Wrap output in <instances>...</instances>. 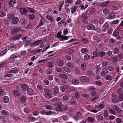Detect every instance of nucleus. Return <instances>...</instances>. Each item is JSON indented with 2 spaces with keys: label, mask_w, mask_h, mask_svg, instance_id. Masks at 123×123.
<instances>
[{
  "label": "nucleus",
  "mask_w": 123,
  "mask_h": 123,
  "mask_svg": "<svg viewBox=\"0 0 123 123\" xmlns=\"http://www.w3.org/2000/svg\"><path fill=\"white\" fill-rule=\"evenodd\" d=\"M80 80L81 81L84 82H87L89 80V78L86 76H82L79 78Z\"/></svg>",
  "instance_id": "nucleus-1"
},
{
  "label": "nucleus",
  "mask_w": 123,
  "mask_h": 123,
  "mask_svg": "<svg viewBox=\"0 0 123 123\" xmlns=\"http://www.w3.org/2000/svg\"><path fill=\"white\" fill-rule=\"evenodd\" d=\"M21 29V28L20 27L15 28L12 30L11 33L12 35H13L16 33L17 32L20 30Z\"/></svg>",
  "instance_id": "nucleus-2"
},
{
  "label": "nucleus",
  "mask_w": 123,
  "mask_h": 123,
  "mask_svg": "<svg viewBox=\"0 0 123 123\" xmlns=\"http://www.w3.org/2000/svg\"><path fill=\"white\" fill-rule=\"evenodd\" d=\"M19 21L20 23L24 26H25L27 23V20L24 18L20 19Z\"/></svg>",
  "instance_id": "nucleus-3"
},
{
  "label": "nucleus",
  "mask_w": 123,
  "mask_h": 123,
  "mask_svg": "<svg viewBox=\"0 0 123 123\" xmlns=\"http://www.w3.org/2000/svg\"><path fill=\"white\" fill-rule=\"evenodd\" d=\"M19 55L17 53H14L9 58V60H11L17 58L18 56Z\"/></svg>",
  "instance_id": "nucleus-4"
},
{
  "label": "nucleus",
  "mask_w": 123,
  "mask_h": 123,
  "mask_svg": "<svg viewBox=\"0 0 123 123\" xmlns=\"http://www.w3.org/2000/svg\"><path fill=\"white\" fill-rule=\"evenodd\" d=\"M20 11L21 13L23 15H25L27 14L28 12L27 10L23 8H20Z\"/></svg>",
  "instance_id": "nucleus-5"
},
{
  "label": "nucleus",
  "mask_w": 123,
  "mask_h": 123,
  "mask_svg": "<svg viewBox=\"0 0 123 123\" xmlns=\"http://www.w3.org/2000/svg\"><path fill=\"white\" fill-rule=\"evenodd\" d=\"M19 19L17 17H15L12 20V23L13 24H16L18 22Z\"/></svg>",
  "instance_id": "nucleus-6"
},
{
  "label": "nucleus",
  "mask_w": 123,
  "mask_h": 123,
  "mask_svg": "<svg viewBox=\"0 0 123 123\" xmlns=\"http://www.w3.org/2000/svg\"><path fill=\"white\" fill-rule=\"evenodd\" d=\"M21 88L24 91L27 90L28 88V86L26 84H23L22 85Z\"/></svg>",
  "instance_id": "nucleus-7"
},
{
  "label": "nucleus",
  "mask_w": 123,
  "mask_h": 123,
  "mask_svg": "<svg viewBox=\"0 0 123 123\" xmlns=\"http://www.w3.org/2000/svg\"><path fill=\"white\" fill-rule=\"evenodd\" d=\"M116 17V15L114 13H111L109 14L107 18L109 19H112Z\"/></svg>",
  "instance_id": "nucleus-8"
},
{
  "label": "nucleus",
  "mask_w": 123,
  "mask_h": 123,
  "mask_svg": "<svg viewBox=\"0 0 123 123\" xmlns=\"http://www.w3.org/2000/svg\"><path fill=\"white\" fill-rule=\"evenodd\" d=\"M93 56L92 57V58H94L95 57H98L100 55V53L97 51H94L93 52Z\"/></svg>",
  "instance_id": "nucleus-9"
},
{
  "label": "nucleus",
  "mask_w": 123,
  "mask_h": 123,
  "mask_svg": "<svg viewBox=\"0 0 123 123\" xmlns=\"http://www.w3.org/2000/svg\"><path fill=\"white\" fill-rule=\"evenodd\" d=\"M80 66L82 70L84 71L86 70V65L85 63L84 62L82 63Z\"/></svg>",
  "instance_id": "nucleus-10"
},
{
  "label": "nucleus",
  "mask_w": 123,
  "mask_h": 123,
  "mask_svg": "<svg viewBox=\"0 0 123 123\" xmlns=\"http://www.w3.org/2000/svg\"><path fill=\"white\" fill-rule=\"evenodd\" d=\"M70 36H65L63 35L60 37L61 40V41H64L67 40L69 38Z\"/></svg>",
  "instance_id": "nucleus-11"
},
{
  "label": "nucleus",
  "mask_w": 123,
  "mask_h": 123,
  "mask_svg": "<svg viewBox=\"0 0 123 123\" xmlns=\"http://www.w3.org/2000/svg\"><path fill=\"white\" fill-rule=\"evenodd\" d=\"M27 90V93L29 95H31L33 94V91L31 89L28 88Z\"/></svg>",
  "instance_id": "nucleus-12"
},
{
  "label": "nucleus",
  "mask_w": 123,
  "mask_h": 123,
  "mask_svg": "<svg viewBox=\"0 0 123 123\" xmlns=\"http://www.w3.org/2000/svg\"><path fill=\"white\" fill-rule=\"evenodd\" d=\"M95 26L93 25H88L87 26V28L89 30H92L94 29Z\"/></svg>",
  "instance_id": "nucleus-13"
},
{
  "label": "nucleus",
  "mask_w": 123,
  "mask_h": 123,
  "mask_svg": "<svg viewBox=\"0 0 123 123\" xmlns=\"http://www.w3.org/2000/svg\"><path fill=\"white\" fill-rule=\"evenodd\" d=\"M16 3V2L15 1L12 0H11L9 1L8 4L9 6L11 7H12L14 6V4Z\"/></svg>",
  "instance_id": "nucleus-14"
},
{
  "label": "nucleus",
  "mask_w": 123,
  "mask_h": 123,
  "mask_svg": "<svg viewBox=\"0 0 123 123\" xmlns=\"http://www.w3.org/2000/svg\"><path fill=\"white\" fill-rule=\"evenodd\" d=\"M3 101L4 103H7L9 101V98L7 96H5L3 98Z\"/></svg>",
  "instance_id": "nucleus-15"
},
{
  "label": "nucleus",
  "mask_w": 123,
  "mask_h": 123,
  "mask_svg": "<svg viewBox=\"0 0 123 123\" xmlns=\"http://www.w3.org/2000/svg\"><path fill=\"white\" fill-rule=\"evenodd\" d=\"M109 27V24L108 23L105 24L103 26L104 29L103 30V31H105L108 29Z\"/></svg>",
  "instance_id": "nucleus-16"
},
{
  "label": "nucleus",
  "mask_w": 123,
  "mask_h": 123,
  "mask_svg": "<svg viewBox=\"0 0 123 123\" xmlns=\"http://www.w3.org/2000/svg\"><path fill=\"white\" fill-rule=\"evenodd\" d=\"M59 75L61 78L65 80H66L68 78V76L66 75L63 74H61Z\"/></svg>",
  "instance_id": "nucleus-17"
},
{
  "label": "nucleus",
  "mask_w": 123,
  "mask_h": 123,
  "mask_svg": "<svg viewBox=\"0 0 123 123\" xmlns=\"http://www.w3.org/2000/svg\"><path fill=\"white\" fill-rule=\"evenodd\" d=\"M64 3V1H61L60 2L59 6V11H61L62 8L63 6Z\"/></svg>",
  "instance_id": "nucleus-18"
},
{
  "label": "nucleus",
  "mask_w": 123,
  "mask_h": 123,
  "mask_svg": "<svg viewBox=\"0 0 123 123\" xmlns=\"http://www.w3.org/2000/svg\"><path fill=\"white\" fill-rule=\"evenodd\" d=\"M1 113L4 116H7L9 115V112L7 111L3 110L1 111Z\"/></svg>",
  "instance_id": "nucleus-19"
},
{
  "label": "nucleus",
  "mask_w": 123,
  "mask_h": 123,
  "mask_svg": "<svg viewBox=\"0 0 123 123\" xmlns=\"http://www.w3.org/2000/svg\"><path fill=\"white\" fill-rule=\"evenodd\" d=\"M63 69L66 72L69 73L71 71L70 68H69L67 67L64 66L63 67Z\"/></svg>",
  "instance_id": "nucleus-20"
},
{
  "label": "nucleus",
  "mask_w": 123,
  "mask_h": 123,
  "mask_svg": "<svg viewBox=\"0 0 123 123\" xmlns=\"http://www.w3.org/2000/svg\"><path fill=\"white\" fill-rule=\"evenodd\" d=\"M45 97L47 98H51L52 96V95L50 93H45L44 95Z\"/></svg>",
  "instance_id": "nucleus-21"
},
{
  "label": "nucleus",
  "mask_w": 123,
  "mask_h": 123,
  "mask_svg": "<svg viewBox=\"0 0 123 123\" xmlns=\"http://www.w3.org/2000/svg\"><path fill=\"white\" fill-rule=\"evenodd\" d=\"M71 82L72 84L75 85H77L80 83L78 80L75 79L73 80Z\"/></svg>",
  "instance_id": "nucleus-22"
},
{
  "label": "nucleus",
  "mask_w": 123,
  "mask_h": 123,
  "mask_svg": "<svg viewBox=\"0 0 123 123\" xmlns=\"http://www.w3.org/2000/svg\"><path fill=\"white\" fill-rule=\"evenodd\" d=\"M54 93L55 94H57L59 92V88L57 86L55 87L53 90Z\"/></svg>",
  "instance_id": "nucleus-23"
},
{
  "label": "nucleus",
  "mask_w": 123,
  "mask_h": 123,
  "mask_svg": "<svg viewBox=\"0 0 123 123\" xmlns=\"http://www.w3.org/2000/svg\"><path fill=\"white\" fill-rule=\"evenodd\" d=\"M77 8L78 7L76 6H74L71 9V13L73 14L75 12Z\"/></svg>",
  "instance_id": "nucleus-24"
},
{
  "label": "nucleus",
  "mask_w": 123,
  "mask_h": 123,
  "mask_svg": "<svg viewBox=\"0 0 123 123\" xmlns=\"http://www.w3.org/2000/svg\"><path fill=\"white\" fill-rule=\"evenodd\" d=\"M26 100V98L25 96H22L20 97V100L22 102L24 103L25 102Z\"/></svg>",
  "instance_id": "nucleus-25"
},
{
  "label": "nucleus",
  "mask_w": 123,
  "mask_h": 123,
  "mask_svg": "<svg viewBox=\"0 0 123 123\" xmlns=\"http://www.w3.org/2000/svg\"><path fill=\"white\" fill-rule=\"evenodd\" d=\"M116 112L117 113L119 114V116H122L121 113H122L123 112V111L122 109H120V108H119V109H118L116 111Z\"/></svg>",
  "instance_id": "nucleus-26"
},
{
  "label": "nucleus",
  "mask_w": 123,
  "mask_h": 123,
  "mask_svg": "<svg viewBox=\"0 0 123 123\" xmlns=\"http://www.w3.org/2000/svg\"><path fill=\"white\" fill-rule=\"evenodd\" d=\"M110 3L109 1H107L106 2H104L101 4L100 6L103 7L107 6Z\"/></svg>",
  "instance_id": "nucleus-27"
},
{
  "label": "nucleus",
  "mask_w": 123,
  "mask_h": 123,
  "mask_svg": "<svg viewBox=\"0 0 123 123\" xmlns=\"http://www.w3.org/2000/svg\"><path fill=\"white\" fill-rule=\"evenodd\" d=\"M96 118L98 120H102L103 119V117L100 115H97L96 116Z\"/></svg>",
  "instance_id": "nucleus-28"
},
{
  "label": "nucleus",
  "mask_w": 123,
  "mask_h": 123,
  "mask_svg": "<svg viewBox=\"0 0 123 123\" xmlns=\"http://www.w3.org/2000/svg\"><path fill=\"white\" fill-rule=\"evenodd\" d=\"M67 66L70 68H72L74 67L73 64L71 62H68L67 63Z\"/></svg>",
  "instance_id": "nucleus-29"
},
{
  "label": "nucleus",
  "mask_w": 123,
  "mask_h": 123,
  "mask_svg": "<svg viewBox=\"0 0 123 123\" xmlns=\"http://www.w3.org/2000/svg\"><path fill=\"white\" fill-rule=\"evenodd\" d=\"M81 18L82 20L86 19L88 18V16L86 14H83L81 16Z\"/></svg>",
  "instance_id": "nucleus-30"
},
{
  "label": "nucleus",
  "mask_w": 123,
  "mask_h": 123,
  "mask_svg": "<svg viewBox=\"0 0 123 123\" xmlns=\"http://www.w3.org/2000/svg\"><path fill=\"white\" fill-rule=\"evenodd\" d=\"M14 94L18 97L19 96L20 94L19 92L17 90H14L13 91Z\"/></svg>",
  "instance_id": "nucleus-31"
},
{
  "label": "nucleus",
  "mask_w": 123,
  "mask_h": 123,
  "mask_svg": "<svg viewBox=\"0 0 123 123\" xmlns=\"http://www.w3.org/2000/svg\"><path fill=\"white\" fill-rule=\"evenodd\" d=\"M15 17V14H11L9 15V19L12 20Z\"/></svg>",
  "instance_id": "nucleus-32"
},
{
  "label": "nucleus",
  "mask_w": 123,
  "mask_h": 123,
  "mask_svg": "<svg viewBox=\"0 0 123 123\" xmlns=\"http://www.w3.org/2000/svg\"><path fill=\"white\" fill-rule=\"evenodd\" d=\"M19 69H15L11 70L9 72V73H15L18 72V71Z\"/></svg>",
  "instance_id": "nucleus-33"
},
{
  "label": "nucleus",
  "mask_w": 123,
  "mask_h": 123,
  "mask_svg": "<svg viewBox=\"0 0 123 123\" xmlns=\"http://www.w3.org/2000/svg\"><path fill=\"white\" fill-rule=\"evenodd\" d=\"M105 78L108 80H111L112 79V77L110 75H108L105 76Z\"/></svg>",
  "instance_id": "nucleus-34"
},
{
  "label": "nucleus",
  "mask_w": 123,
  "mask_h": 123,
  "mask_svg": "<svg viewBox=\"0 0 123 123\" xmlns=\"http://www.w3.org/2000/svg\"><path fill=\"white\" fill-rule=\"evenodd\" d=\"M119 51V49L118 48L116 47L114 48L113 52L115 54H116L118 53Z\"/></svg>",
  "instance_id": "nucleus-35"
},
{
  "label": "nucleus",
  "mask_w": 123,
  "mask_h": 123,
  "mask_svg": "<svg viewBox=\"0 0 123 123\" xmlns=\"http://www.w3.org/2000/svg\"><path fill=\"white\" fill-rule=\"evenodd\" d=\"M48 66L50 68H52L54 66V64L51 61L49 62L48 63Z\"/></svg>",
  "instance_id": "nucleus-36"
},
{
  "label": "nucleus",
  "mask_w": 123,
  "mask_h": 123,
  "mask_svg": "<svg viewBox=\"0 0 123 123\" xmlns=\"http://www.w3.org/2000/svg\"><path fill=\"white\" fill-rule=\"evenodd\" d=\"M6 13L4 11L1 10L0 11V16L1 17H3L6 15Z\"/></svg>",
  "instance_id": "nucleus-37"
},
{
  "label": "nucleus",
  "mask_w": 123,
  "mask_h": 123,
  "mask_svg": "<svg viewBox=\"0 0 123 123\" xmlns=\"http://www.w3.org/2000/svg\"><path fill=\"white\" fill-rule=\"evenodd\" d=\"M109 42L110 43L113 44L115 43V40L113 38H111L109 39Z\"/></svg>",
  "instance_id": "nucleus-38"
},
{
  "label": "nucleus",
  "mask_w": 123,
  "mask_h": 123,
  "mask_svg": "<svg viewBox=\"0 0 123 123\" xmlns=\"http://www.w3.org/2000/svg\"><path fill=\"white\" fill-rule=\"evenodd\" d=\"M55 105L57 107H61L62 106V104L61 102H59L55 104Z\"/></svg>",
  "instance_id": "nucleus-39"
},
{
  "label": "nucleus",
  "mask_w": 123,
  "mask_h": 123,
  "mask_svg": "<svg viewBox=\"0 0 123 123\" xmlns=\"http://www.w3.org/2000/svg\"><path fill=\"white\" fill-rule=\"evenodd\" d=\"M90 58V55L88 54L85 55L84 57V59L85 60H88Z\"/></svg>",
  "instance_id": "nucleus-40"
},
{
  "label": "nucleus",
  "mask_w": 123,
  "mask_h": 123,
  "mask_svg": "<svg viewBox=\"0 0 123 123\" xmlns=\"http://www.w3.org/2000/svg\"><path fill=\"white\" fill-rule=\"evenodd\" d=\"M46 18L51 21L53 22L54 21V18L49 15H47L46 16Z\"/></svg>",
  "instance_id": "nucleus-41"
},
{
  "label": "nucleus",
  "mask_w": 123,
  "mask_h": 123,
  "mask_svg": "<svg viewBox=\"0 0 123 123\" xmlns=\"http://www.w3.org/2000/svg\"><path fill=\"white\" fill-rule=\"evenodd\" d=\"M103 12L104 14H107L109 12V10L107 8H105L103 10Z\"/></svg>",
  "instance_id": "nucleus-42"
},
{
  "label": "nucleus",
  "mask_w": 123,
  "mask_h": 123,
  "mask_svg": "<svg viewBox=\"0 0 123 123\" xmlns=\"http://www.w3.org/2000/svg\"><path fill=\"white\" fill-rule=\"evenodd\" d=\"M82 53H86L88 51V49L87 48H84L82 49L81 50Z\"/></svg>",
  "instance_id": "nucleus-43"
},
{
  "label": "nucleus",
  "mask_w": 123,
  "mask_h": 123,
  "mask_svg": "<svg viewBox=\"0 0 123 123\" xmlns=\"http://www.w3.org/2000/svg\"><path fill=\"white\" fill-rule=\"evenodd\" d=\"M87 119L88 121L91 123H93L94 121L93 118L91 117H88Z\"/></svg>",
  "instance_id": "nucleus-44"
},
{
  "label": "nucleus",
  "mask_w": 123,
  "mask_h": 123,
  "mask_svg": "<svg viewBox=\"0 0 123 123\" xmlns=\"http://www.w3.org/2000/svg\"><path fill=\"white\" fill-rule=\"evenodd\" d=\"M109 111L111 114L113 115H115L116 112L113 109L109 108Z\"/></svg>",
  "instance_id": "nucleus-45"
},
{
  "label": "nucleus",
  "mask_w": 123,
  "mask_h": 123,
  "mask_svg": "<svg viewBox=\"0 0 123 123\" xmlns=\"http://www.w3.org/2000/svg\"><path fill=\"white\" fill-rule=\"evenodd\" d=\"M43 89L46 93H50L51 92L50 90L49 89L43 88Z\"/></svg>",
  "instance_id": "nucleus-46"
},
{
  "label": "nucleus",
  "mask_w": 123,
  "mask_h": 123,
  "mask_svg": "<svg viewBox=\"0 0 123 123\" xmlns=\"http://www.w3.org/2000/svg\"><path fill=\"white\" fill-rule=\"evenodd\" d=\"M29 17L30 19L33 20L35 18V15L33 14H31L29 15Z\"/></svg>",
  "instance_id": "nucleus-47"
},
{
  "label": "nucleus",
  "mask_w": 123,
  "mask_h": 123,
  "mask_svg": "<svg viewBox=\"0 0 123 123\" xmlns=\"http://www.w3.org/2000/svg\"><path fill=\"white\" fill-rule=\"evenodd\" d=\"M119 32L118 31H114L113 34L115 37H116L118 35Z\"/></svg>",
  "instance_id": "nucleus-48"
},
{
  "label": "nucleus",
  "mask_w": 123,
  "mask_h": 123,
  "mask_svg": "<svg viewBox=\"0 0 123 123\" xmlns=\"http://www.w3.org/2000/svg\"><path fill=\"white\" fill-rule=\"evenodd\" d=\"M7 65L6 63L5 62H3L0 63V67L3 66H5Z\"/></svg>",
  "instance_id": "nucleus-49"
},
{
  "label": "nucleus",
  "mask_w": 123,
  "mask_h": 123,
  "mask_svg": "<svg viewBox=\"0 0 123 123\" xmlns=\"http://www.w3.org/2000/svg\"><path fill=\"white\" fill-rule=\"evenodd\" d=\"M104 19L102 18H100L99 20V23L100 24H102L104 22Z\"/></svg>",
  "instance_id": "nucleus-50"
},
{
  "label": "nucleus",
  "mask_w": 123,
  "mask_h": 123,
  "mask_svg": "<svg viewBox=\"0 0 123 123\" xmlns=\"http://www.w3.org/2000/svg\"><path fill=\"white\" fill-rule=\"evenodd\" d=\"M75 98L77 99L79 98L80 97L79 94L78 92H75Z\"/></svg>",
  "instance_id": "nucleus-51"
},
{
  "label": "nucleus",
  "mask_w": 123,
  "mask_h": 123,
  "mask_svg": "<svg viewBox=\"0 0 123 123\" xmlns=\"http://www.w3.org/2000/svg\"><path fill=\"white\" fill-rule=\"evenodd\" d=\"M56 111H64L63 109L60 107L56 108Z\"/></svg>",
  "instance_id": "nucleus-52"
},
{
  "label": "nucleus",
  "mask_w": 123,
  "mask_h": 123,
  "mask_svg": "<svg viewBox=\"0 0 123 123\" xmlns=\"http://www.w3.org/2000/svg\"><path fill=\"white\" fill-rule=\"evenodd\" d=\"M62 119L64 120H67L68 119V117L66 115H64L62 116Z\"/></svg>",
  "instance_id": "nucleus-53"
},
{
  "label": "nucleus",
  "mask_w": 123,
  "mask_h": 123,
  "mask_svg": "<svg viewBox=\"0 0 123 123\" xmlns=\"http://www.w3.org/2000/svg\"><path fill=\"white\" fill-rule=\"evenodd\" d=\"M119 107L117 105H113L112 107V108L114 110L116 111L118 109Z\"/></svg>",
  "instance_id": "nucleus-54"
},
{
  "label": "nucleus",
  "mask_w": 123,
  "mask_h": 123,
  "mask_svg": "<svg viewBox=\"0 0 123 123\" xmlns=\"http://www.w3.org/2000/svg\"><path fill=\"white\" fill-rule=\"evenodd\" d=\"M77 115L78 117L80 118H82L83 117L82 114H81L80 112H78L77 113Z\"/></svg>",
  "instance_id": "nucleus-55"
},
{
  "label": "nucleus",
  "mask_w": 123,
  "mask_h": 123,
  "mask_svg": "<svg viewBox=\"0 0 123 123\" xmlns=\"http://www.w3.org/2000/svg\"><path fill=\"white\" fill-rule=\"evenodd\" d=\"M117 92L119 95L123 94V91L120 88L118 90Z\"/></svg>",
  "instance_id": "nucleus-56"
},
{
  "label": "nucleus",
  "mask_w": 123,
  "mask_h": 123,
  "mask_svg": "<svg viewBox=\"0 0 123 123\" xmlns=\"http://www.w3.org/2000/svg\"><path fill=\"white\" fill-rule=\"evenodd\" d=\"M42 40H40L35 42V43L36 44L35 46H36L39 45L40 43L42 42Z\"/></svg>",
  "instance_id": "nucleus-57"
},
{
  "label": "nucleus",
  "mask_w": 123,
  "mask_h": 123,
  "mask_svg": "<svg viewBox=\"0 0 123 123\" xmlns=\"http://www.w3.org/2000/svg\"><path fill=\"white\" fill-rule=\"evenodd\" d=\"M45 108L47 109L50 110L52 109V107L49 105H46L45 106Z\"/></svg>",
  "instance_id": "nucleus-58"
},
{
  "label": "nucleus",
  "mask_w": 123,
  "mask_h": 123,
  "mask_svg": "<svg viewBox=\"0 0 123 123\" xmlns=\"http://www.w3.org/2000/svg\"><path fill=\"white\" fill-rule=\"evenodd\" d=\"M104 114L105 116L106 117H108V112L106 110H105L104 111Z\"/></svg>",
  "instance_id": "nucleus-59"
},
{
  "label": "nucleus",
  "mask_w": 123,
  "mask_h": 123,
  "mask_svg": "<svg viewBox=\"0 0 123 123\" xmlns=\"http://www.w3.org/2000/svg\"><path fill=\"white\" fill-rule=\"evenodd\" d=\"M5 94L3 90L2 89H0V95L1 96H4Z\"/></svg>",
  "instance_id": "nucleus-60"
},
{
  "label": "nucleus",
  "mask_w": 123,
  "mask_h": 123,
  "mask_svg": "<svg viewBox=\"0 0 123 123\" xmlns=\"http://www.w3.org/2000/svg\"><path fill=\"white\" fill-rule=\"evenodd\" d=\"M108 69L110 71H112L114 69V68L113 66H111L108 67Z\"/></svg>",
  "instance_id": "nucleus-61"
},
{
  "label": "nucleus",
  "mask_w": 123,
  "mask_h": 123,
  "mask_svg": "<svg viewBox=\"0 0 123 123\" xmlns=\"http://www.w3.org/2000/svg\"><path fill=\"white\" fill-rule=\"evenodd\" d=\"M46 72L47 74H50L52 73V71L51 69H48L47 70Z\"/></svg>",
  "instance_id": "nucleus-62"
},
{
  "label": "nucleus",
  "mask_w": 123,
  "mask_h": 123,
  "mask_svg": "<svg viewBox=\"0 0 123 123\" xmlns=\"http://www.w3.org/2000/svg\"><path fill=\"white\" fill-rule=\"evenodd\" d=\"M96 9L95 8H92L89 11L90 13H94L96 11Z\"/></svg>",
  "instance_id": "nucleus-63"
},
{
  "label": "nucleus",
  "mask_w": 123,
  "mask_h": 123,
  "mask_svg": "<svg viewBox=\"0 0 123 123\" xmlns=\"http://www.w3.org/2000/svg\"><path fill=\"white\" fill-rule=\"evenodd\" d=\"M119 100L121 101H122L123 100V94L119 95Z\"/></svg>",
  "instance_id": "nucleus-64"
}]
</instances>
